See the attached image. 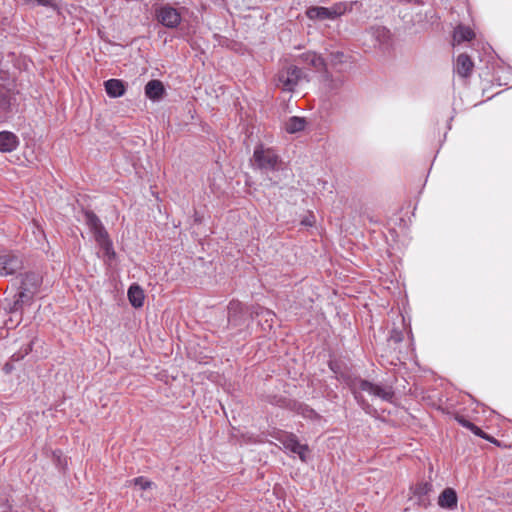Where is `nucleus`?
I'll list each match as a JSON object with an SVG mask.
<instances>
[{"label":"nucleus","instance_id":"1","mask_svg":"<svg viewBox=\"0 0 512 512\" xmlns=\"http://www.w3.org/2000/svg\"><path fill=\"white\" fill-rule=\"evenodd\" d=\"M305 77L304 72L297 65L284 64L277 70L272 82L282 92L293 93Z\"/></svg>","mask_w":512,"mask_h":512},{"label":"nucleus","instance_id":"2","mask_svg":"<svg viewBox=\"0 0 512 512\" xmlns=\"http://www.w3.org/2000/svg\"><path fill=\"white\" fill-rule=\"evenodd\" d=\"M253 166L262 172L277 171L281 164L278 154L272 148H266L258 144L254 148L252 157Z\"/></svg>","mask_w":512,"mask_h":512},{"label":"nucleus","instance_id":"3","mask_svg":"<svg viewBox=\"0 0 512 512\" xmlns=\"http://www.w3.org/2000/svg\"><path fill=\"white\" fill-rule=\"evenodd\" d=\"M337 379L342 381L351 391L356 403L367 414H373L376 410L369 404V402L361 394V382L365 379L352 375L350 373H340Z\"/></svg>","mask_w":512,"mask_h":512},{"label":"nucleus","instance_id":"4","mask_svg":"<svg viewBox=\"0 0 512 512\" xmlns=\"http://www.w3.org/2000/svg\"><path fill=\"white\" fill-rule=\"evenodd\" d=\"M275 439L283 445L284 449L297 454L301 461H306V453L309 450L308 445L301 444L295 434L281 431L277 433Z\"/></svg>","mask_w":512,"mask_h":512},{"label":"nucleus","instance_id":"5","mask_svg":"<svg viewBox=\"0 0 512 512\" xmlns=\"http://www.w3.org/2000/svg\"><path fill=\"white\" fill-rule=\"evenodd\" d=\"M433 490V485L431 482L422 481L418 482L414 485H411L409 488V499L415 500V504L419 507L427 508L430 504V493Z\"/></svg>","mask_w":512,"mask_h":512},{"label":"nucleus","instance_id":"6","mask_svg":"<svg viewBox=\"0 0 512 512\" xmlns=\"http://www.w3.org/2000/svg\"><path fill=\"white\" fill-rule=\"evenodd\" d=\"M366 392L374 398L385 402H392L395 392L391 385L376 384L365 379L361 382V393Z\"/></svg>","mask_w":512,"mask_h":512},{"label":"nucleus","instance_id":"7","mask_svg":"<svg viewBox=\"0 0 512 512\" xmlns=\"http://www.w3.org/2000/svg\"><path fill=\"white\" fill-rule=\"evenodd\" d=\"M344 11L345 7L343 3H338L330 8L322 6H312L307 9L306 16L311 20H332L342 15Z\"/></svg>","mask_w":512,"mask_h":512},{"label":"nucleus","instance_id":"8","mask_svg":"<svg viewBox=\"0 0 512 512\" xmlns=\"http://www.w3.org/2000/svg\"><path fill=\"white\" fill-rule=\"evenodd\" d=\"M157 21L166 28H176L181 22V15L179 11L170 6L162 5L155 11Z\"/></svg>","mask_w":512,"mask_h":512},{"label":"nucleus","instance_id":"9","mask_svg":"<svg viewBox=\"0 0 512 512\" xmlns=\"http://www.w3.org/2000/svg\"><path fill=\"white\" fill-rule=\"evenodd\" d=\"M20 285L18 289L36 296L43 282L42 276L33 271L25 272L19 275Z\"/></svg>","mask_w":512,"mask_h":512},{"label":"nucleus","instance_id":"10","mask_svg":"<svg viewBox=\"0 0 512 512\" xmlns=\"http://www.w3.org/2000/svg\"><path fill=\"white\" fill-rule=\"evenodd\" d=\"M34 298L31 294L18 289L12 299H5L7 302L5 310L10 314H22L24 307L32 305Z\"/></svg>","mask_w":512,"mask_h":512},{"label":"nucleus","instance_id":"11","mask_svg":"<svg viewBox=\"0 0 512 512\" xmlns=\"http://www.w3.org/2000/svg\"><path fill=\"white\" fill-rule=\"evenodd\" d=\"M34 298L31 294L18 289L12 299H5L7 302L5 310L10 314H22L24 307L32 305Z\"/></svg>","mask_w":512,"mask_h":512},{"label":"nucleus","instance_id":"12","mask_svg":"<svg viewBox=\"0 0 512 512\" xmlns=\"http://www.w3.org/2000/svg\"><path fill=\"white\" fill-rule=\"evenodd\" d=\"M34 298L31 294L18 289L12 299H5L7 302L5 310L10 314H22L24 307L32 305Z\"/></svg>","mask_w":512,"mask_h":512},{"label":"nucleus","instance_id":"13","mask_svg":"<svg viewBox=\"0 0 512 512\" xmlns=\"http://www.w3.org/2000/svg\"><path fill=\"white\" fill-rule=\"evenodd\" d=\"M277 405L281 407H286L292 411H295L296 413L302 415L304 418H308L311 420H319L320 415L310 406L300 403L294 400L281 398L279 401H277Z\"/></svg>","mask_w":512,"mask_h":512},{"label":"nucleus","instance_id":"14","mask_svg":"<svg viewBox=\"0 0 512 512\" xmlns=\"http://www.w3.org/2000/svg\"><path fill=\"white\" fill-rule=\"evenodd\" d=\"M250 317L252 319L261 318L259 324L264 331H269L273 327L275 313L260 305H253L250 308Z\"/></svg>","mask_w":512,"mask_h":512},{"label":"nucleus","instance_id":"15","mask_svg":"<svg viewBox=\"0 0 512 512\" xmlns=\"http://www.w3.org/2000/svg\"><path fill=\"white\" fill-rule=\"evenodd\" d=\"M350 56L345 54L342 51H332L329 53L328 58L326 61L327 68L331 67L335 71L339 73H344L348 70V67L350 66Z\"/></svg>","mask_w":512,"mask_h":512},{"label":"nucleus","instance_id":"16","mask_svg":"<svg viewBox=\"0 0 512 512\" xmlns=\"http://www.w3.org/2000/svg\"><path fill=\"white\" fill-rule=\"evenodd\" d=\"M296 61L299 64L313 68L316 72H322L327 67L325 59L313 51H306L297 56Z\"/></svg>","mask_w":512,"mask_h":512},{"label":"nucleus","instance_id":"17","mask_svg":"<svg viewBox=\"0 0 512 512\" xmlns=\"http://www.w3.org/2000/svg\"><path fill=\"white\" fill-rule=\"evenodd\" d=\"M244 305L238 300L230 301L227 311H228V323L231 326L239 327L244 323Z\"/></svg>","mask_w":512,"mask_h":512},{"label":"nucleus","instance_id":"18","mask_svg":"<svg viewBox=\"0 0 512 512\" xmlns=\"http://www.w3.org/2000/svg\"><path fill=\"white\" fill-rule=\"evenodd\" d=\"M22 261L14 254L0 256V276L14 274L21 268Z\"/></svg>","mask_w":512,"mask_h":512},{"label":"nucleus","instance_id":"19","mask_svg":"<svg viewBox=\"0 0 512 512\" xmlns=\"http://www.w3.org/2000/svg\"><path fill=\"white\" fill-rule=\"evenodd\" d=\"M84 219L90 231L93 233L94 239L108 233L99 217L93 211H85Z\"/></svg>","mask_w":512,"mask_h":512},{"label":"nucleus","instance_id":"20","mask_svg":"<svg viewBox=\"0 0 512 512\" xmlns=\"http://www.w3.org/2000/svg\"><path fill=\"white\" fill-rule=\"evenodd\" d=\"M20 144L16 134L10 131H0V152L11 153L15 151Z\"/></svg>","mask_w":512,"mask_h":512},{"label":"nucleus","instance_id":"21","mask_svg":"<svg viewBox=\"0 0 512 512\" xmlns=\"http://www.w3.org/2000/svg\"><path fill=\"white\" fill-rule=\"evenodd\" d=\"M145 95L152 101H159L165 95V87L160 80H150L145 85Z\"/></svg>","mask_w":512,"mask_h":512},{"label":"nucleus","instance_id":"22","mask_svg":"<svg viewBox=\"0 0 512 512\" xmlns=\"http://www.w3.org/2000/svg\"><path fill=\"white\" fill-rule=\"evenodd\" d=\"M473 67L474 64L467 54L461 53L458 55L455 64V71L459 76L463 78L469 77L472 73Z\"/></svg>","mask_w":512,"mask_h":512},{"label":"nucleus","instance_id":"23","mask_svg":"<svg viewBox=\"0 0 512 512\" xmlns=\"http://www.w3.org/2000/svg\"><path fill=\"white\" fill-rule=\"evenodd\" d=\"M104 87L107 95L111 98H118L125 94V83L120 79H109L104 82Z\"/></svg>","mask_w":512,"mask_h":512},{"label":"nucleus","instance_id":"24","mask_svg":"<svg viewBox=\"0 0 512 512\" xmlns=\"http://www.w3.org/2000/svg\"><path fill=\"white\" fill-rule=\"evenodd\" d=\"M458 497L453 488H445L438 498V505L445 509H455Z\"/></svg>","mask_w":512,"mask_h":512},{"label":"nucleus","instance_id":"25","mask_svg":"<svg viewBox=\"0 0 512 512\" xmlns=\"http://www.w3.org/2000/svg\"><path fill=\"white\" fill-rule=\"evenodd\" d=\"M323 73V85L331 93H337V91L343 86L344 79L342 76H333L327 69L322 71Z\"/></svg>","mask_w":512,"mask_h":512},{"label":"nucleus","instance_id":"26","mask_svg":"<svg viewBox=\"0 0 512 512\" xmlns=\"http://www.w3.org/2000/svg\"><path fill=\"white\" fill-rule=\"evenodd\" d=\"M95 241L102 250L104 258H106L109 262L116 258V252L108 233L95 239Z\"/></svg>","mask_w":512,"mask_h":512},{"label":"nucleus","instance_id":"27","mask_svg":"<svg viewBox=\"0 0 512 512\" xmlns=\"http://www.w3.org/2000/svg\"><path fill=\"white\" fill-rule=\"evenodd\" d=\"M127 295H128L130 304L134 308H140L143 306L145 296H144L143 289L139 285H137V284L131 285L128 289Z\"/></svg>","mask_w":512,"mask_h":512},{"label":"nucleus","instance_id":"28","mask_svg":"<svg viewBox=\"0 0 512 512\" xmlns=\"http://www.w3.org/2000/svg\"><path fill=\"white\" fill-rule=\"evenodd\" d=\"M369 33L379 46L388 44L390 40V31L384 26L371 27Z\"/></svg>","mask_w":512,"mask_h":512},{"label":"nucleus","instance_id":"29","mask_svg":"<svg viewBox=\"0 0 512 512\" xmlns=\"http://www.w3.org/2000/svg\"><path fill=\"white\" fill-rule=\"evenodd\" d=\"M474 37V31L470 27L463 25L457 26L453 33V39L457 43L471 41Z\"/></svg>","mask_w":512,"mask_h":512},{"label":"nucleus","instance_id":"30","mask_svg":"<svg viewBox=\"0 0 512 512\" xmlns=\"http://www.w3.org/2000/svg\"><path fill=\"white\" fill-rule=\"evenodd\" d=\"M306 120L303 117L292 116L285 122V130L289 134H294L304 130Z\"/></svg>","mask_w":512,"mask_h":512},{"label":"nucleus","instance_id":"31","mask_svg":"<svg viewBox=\"0 0 512 512\" xmlns=\"http://www.w3.org/2000/svg\"><path fill=\"white\" fill-rule=\"evenodd\" d=\"M23 5L30 7L43 6L47 8H56L55 0H21Z\"/></svg>","mask_w":512,"mask_h":512},{"label":"nucleus","instance_id":"32","mask_svg":"<svg viewBox=\"0 0 512 512\" xmlns=\"http://www.w3.org/2000/svg\"><path fill=\"white\" fill-rule=\"evenodd\" d=\"M12 104V97L7 91H0V111H9Z\"/></svg>","mask_w":512,"mask_h":512},{"label":"nucleus","instance_id":"33","mask_svg":"<svg viewBox=\"0 0 512 512\" xmlns=\"http://www.w3.org/2000/svg\"><path fill=\"white\" fill-rule=\"evenodd\" d=\"M135 486H138L141 490H147L154 486V483L143 476H139L131 480Z\"/></svg>","mask_w":512,"mask_h":512},{"label":"nucleus","instance_id":"34","mask_svg":"<svg viewBox=\"0 0 512 512\" xmlns=\"http://www.w3.org/2000/svg\"><path fill=\"white\" fill-rule=\"evenodd\" d=\"M471 432L473 434H475L476 436H479L480 438L485 439V440H487L489 442L497 443V440L495 438H493L492 436H490L487 433H485L481 428H479L476 425H474V427H473Z\"/></svg>","mask_w":512,"mask_h":512},{"label":"nucleus","instance_id":"35","mask_svg":"<svg viewBox=\"0 0 512 512\" xmlns=\"http://www.w3.org/2000/svg\"><path fill=\"white\" fill-rule=\"evenodd\" d=\"M403 340V333L401 330L393 329L390 332L389 341L398 344Z\"/></svg>","mask_w":512,"mask_h":512},{"label":"nucleus","instance_id":"36","mask_svg":"<svg viewBox=\"0 0 512 512\" xmlns=\"http://www.w3.org/2000/svg\"><path fill=\"white\" fill-rule=\"evenodd\" d=\"M314 223H315V216L313 214H309L301 220V225H303L305 227H312L314 225Z\"/></svg>","mask_w":512,"mask_h":512},{"label":"nucleus","instance_id":"37","mask_svg":"<svg viewBox=\"0 0 512 512\" xmlns=\"http://www.w3.org/2000/svg\"><path fill=\"white\" fill-rule=\"evenodd\" d=\"M457 421H458V423H459L461 426H463V427H465V428L469 429L470 431H472V429H473V427H474V425H475L474 423H472L471 421H469V420L465 419L464 417H458V418H457Z\"/></svg>","mask_w":512,"mask_h":512},{"label":"nucleus","instance_id":"38","mask_svg":"<svg viewBox=\"0 0 512 512\" xmlns=\"http://www.w3.org/2000/svg\"><path fill=\"white\" fill-rule=\"evenodd\" d=\"M29 350H30V349H26V351H25V355H26V354H28ZM23 357H24V354H21V353H14V354L12 355V357H11V358H12V360H13V361H19V360H20V359H22Z\"/></svg>","mask_w":512,"mask_h":512},{"label":"nucleus","instance_id":"39","mask_svg":"<svg viewBox=\"0 0 512 512\" xmlns=\"http://www.w3.org/2000/svg\"><path fill=\"white\" fill-rule=\"evenodd\" d=\"M12 365L9 364V363H6L3 367V370L6 372V373H10L12 371Z\"/></svg>","mask_w":512,"mask_h":512},{"label":"nucleus","instance_id":"40","mask_svg":"<svg viewBox=\"0 0 512 512\" xmlns=\"http://www.w3.org/2000/svg\"><path fill=\"white\" fill-rule=\"evenodd\" d=\"M11 509H12V506L7 502V503L5 504V509H4V511H3V512H9V511H11Z\"/></svg>","mask_w":512,"mask_h":512},{"label":"nucleus","instance_id":"41","mask_svg":"<svg viewBox=\"0 0 512 512\" xmlns=\"http://www.w3.org/2000/svg\"><path fill=\"white\" fill-rule=\"evenodd\" d=\"M329 367H330V369H331L333 372L337 373V372H336V370H335V368H334L333 363H330V364H329Z\"/></svg>","mask_w":512,"mask_h":512}]
</instances>
